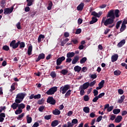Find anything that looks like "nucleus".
<instances>
[{"label":"nucleus","instance_id":"nucleus-29","mask_svg":"<svg viewBox=\"0 0 127 127\" xmlns=\"http://www.w3.org/2000/svg\"><path fill=\"white\" fill-rule=\"evenodd\" d=\"M127 29V26L126 25H124L122 24L121 28H120V32H123V31H125L126 29Z\"/></svg>","mask_w":127,"mask_h":127},{"label":"nucleus","instance_id":"nucleus-52","mask_svg":"<svg viewBox=\"0 0 127 127\" xmlns=\"http://www.w3.org/2000/svg\"><path fill=\"white\" fill-rule=\"evenodd\" d=\"M93 94H94V96L95 97L98 96V94H99V92L98 91V90H96V89H94L93 90Z\"/></svg>","mask_w":127,"mask_h":127},{"label":"nucleus","instance_id":"nucleus-33","mask_svg":"<svg viewBox=\"0 0 127 127\" xmlns=\"http://www.w3.org/2000/svg\"><path fill=\"white\" fill-rule=\"evenodd\" d=\"M122 22L123 21H122V20H120L117 22L116 26V29H119V28H120V27L121 26V24H122Z\"/></svg>","mask_w":127,"mask_h":127},{"label":"nucleus","instance_id":"nucleus-36","mask_svg":"<svg viewBox=\"0 0 127 127\" xmlns=\"http://www.w3.org/2000/svg\"><path fill=\"white\" fill-rule=\"evenodd\" d=\"M119 13H120V10L116 9L115 10V13H114L115 17H120V15L119 14Z\"/></svg>","mask_w":127,"mask_h":127},{"label":"nucleus","instance_id":"nucleus-55","mask_svg":"<svg viewBox=\"0 0 127 127\" xmlns=\"http://www.w3.org/2000/svg\"><path fill=\"white\" fill-rule=\"evenodd\" d=\"M102 119H103V116H100L96 120V122L97 123H100V122H101V121H102Z\"/></svg>","mask_w":127,"mask_h":127},{"label":"nucleus","instance_id":"nucleus-13","mask_svg":"<svg viewBox=\"0 0 127 127\" xmlns=\"http://www.w3.org/2000/svg\"><path fill=\"white\" fill-rule=\"evenodd\" d=\"M126 44V40L125 39H123L121 40L118 44L117 47L118 48H121V47H123L124 45Z\"/></svg>","mask_w":127,"mask_h":127},{"label":"nucleus","instance_id":"nucleus-56","mask_svg":"<svg viewBox=\"0 0 127 127\" xmlns=\"http://www.w3.org/2000/svg\"><path fill=\"white\" fill-rule=\"evenodd\" d=\"M91 15H93V16H95V17H98V13L96 12V11H92Z\"/></svg>","mask_w":127,"mask_h":127},{"label":"nucleus","instance_id":"nucleus-30","mask_svg":"<svg viewBox=\"0 0 127 127\" xmlns=\"http://www.w3.org/2000/svg\"><path fill=\"white\" fill-rule=\"evenodd\" d=\"M83 110L85 114H89V113H90V108L88 107H84Z\"/></svg>","mask_w":127,"mask_h":127},{"label":"nucleus","instance_id":"nucleus-26","mask_svg":"<svg viewBox=\"0 0 127 127\" xmlns=\"http://www.w3.org/2000/svg\"><path fill=\"white\" fill-rule=\"evenodd\" d=\"M45 38V36L43 34H41L39 36L38 38V42L40 43V42H41V40L42 39H44Z\"/></svg>","mask_w":127,"mask_h":127},{"label":"nucleus","instance_id":"nucleus-53","mask_svg":"<svg viewBox=\"0 0 127 127\" xmlns=\"http://www.w3.org/2000/svg\"><path fill=\"white\" fill-rule=\"evenodd\" d=\"M82 32V29L79 28L76 29L75 34H80Z\"/></svg>","mask_w":127,"mask_h":127},{"label":"nucleus","instance_id":"nucleus-40","mask_svg":"<svg viewBox=\"0 0 127 127\" xmlns=\"http://www.w3.org/2000/svg\"><path fill=\"white\" fill-rule=\"evenodd\" d=\"M86 61H87V58L84 57L80 60V64H84Z\"/></svg>","mask_w":127,"mask_h":127},{"label":"nucleus","instance_id":"nucleus-42","mask_svg":"<svg viewBox=\"0 0 127 127\" xmlns=\"http://www.w3.org/2000/svg\"><path fill=\"white\" fill-rule=\"evenodd\" d=\"M22 113V110L18 109L17 110L15 111V115H20Z\"/></svg>","mask_w":127,"mask_h":127},{"label":"nucleus","instance_id":"nucleus-10","mask_svg":"<svg viewBox=\"0 0 127 127\" xmlns=\"http://www.w3.org/2000/svg\"><path fill=\"white\" fill-rule=\"evenodd\" d=\"M13 11V7L11 8H5L4 9V14H8V13H11Z\"/></svg>","mask_w":127,"mask_h":127},{"label":"nucleus","instance_id":"nucleus-9","mask_svg":"<svg viewBox=\"0 0 127 127\" xmlns=\"http://www.w3.org/2000/svg\"><path fill=\"white\" fill-rule=\"evenodd\" d=\"M65 57L63 56L57 59L56 64L57 66H60L62 64V62L65 60Z\"/></svg>","mask_w":127,"mask_h":127},{"label":"nucleus","instance_id":"nucleus-39","mask_svg":"<svg viewBox=\"0 0 127 127\" xmlns=\"http://www.w3.org/2000/svg\"><path fill=\"white\" fill-rule=\"evenodd\" d=\"M53 5V3H52V1H50L49 3L48 6L47 7L48 10H51Z\"/></svg>","mask_w":127,"mask_h":127},{"label":"nucleus","instance_id":"nucleus-35","mask_svg":"<svg viewBox=\"0 0 127 127\" xmlns=\"http://www.w3.org/2000/svg\"><path fill=\"white\" fill-rule=\"evenodd\" d=\"M120 113H121V109H120L113 110V114H114V115H118V114H120Z\"/></svg>","mask_w":127,"mask_h":127},{"label":"nucleus","instance_id":"nucleus-61","mask_svg":"<svg viewBox=\"0 0 127 127\" xmlns=\"http://www.w3.org/2000/svg\"><path fill=\"white\" fill-rule=\"evenodd\" d=\"M34 99H40V98H41V95L37 94V95H34Z\"/></svg>","mask_w":127,"mask_h":127},{"label":"nucleus","instance_id":"nucleus-7","mask_svg":"<svg viewBox=\"0 0 127 127\" xmlns=\"http://www.w3.org/2000/svg\"><path fill=\"white\" fill-rule=\"evenodd\" d=\"M107 18H110L111 19H113L115 20V19L116 18V16L115 15V12L114 11V10H110L107 15Z\"/></svg>","mask_w":127,"mask_h":127},{"label":"nucleus","instance_id":"nucleus-1","mask_svg":"<svg viewBox=\"0 0 127 127\" xmlns=\"http://www.w3.org/2000/svg\"><path fill=\"white\" fill-rule=\"evenodd\" d=\"M19 47L20 49L23 50V48L25 47V43L24 42H20V41H18L16 43L15 40H12L10 43V47H12L13 49H16Z\"/></svg>","mask_w":127,"mask_h":127},{"label":"nucleus","instance_id":"nucleus-54","mask_svg":"<svg viewBox=\"0 0 127 127\" xmlns=\"http://www.w3.org/2000/svg\"><path fill=\"white\" fill-rule=\"evenodd\" d=\"M105 96V92L100 93L99 95L97 96L98 99H101V98H103Z\"/></svg>","mask_w":127,"mask_h":127},{"label":"nucleus","instance_id":"nucleus-25","mask_svg":"<svg viewBox=\"0 0 127 127\" xmlns=\"http://www.w3.org/2000/svg\"><path fill=\"white\" fill-rule=\"evenodd\" d=\"M11 108H12L13 110H16V109L18 108V103H16V102L13 103L11 105Z\"/></svg>","mask_w":127,"mask_h":127},{"label":"nucleus","instance_id":"nucleus-38","mask_svg":"<svg viewBox=\"0 0 127 127\" xmlns=\"http://www.w3.org/2000/svg\"><path fill=\"white\" fill-rule=\"evenodd\" d=\"M2 49L4 51H8L9 50V47L7 45L3 46Z\"/></svg>","mask_w":127,"mask_h":127},{"label":"nucleus","instance_id":"nucleus-62","mask_svg":"<svg viewBox=\"0 0 127 127\" xmlns=\"http://www.w3.org/2000/svg\"><path fill=\"white\" fill-rule=\"evenodd\" d=\"M118 93L120 95H123L124 94V90L122 89H118Z\"/></svg>","mask_w":127,"mask_h":127},{"label":"nucleus","instance_id":"nucleus-4","mask_svg":"<svg viewBox=\"0 0 127 127\" xmlns=\"http://www.w3.org/2000/svg\"><path fill=\"white\" fill-rule=\"evenodd\" d=\"M26 96V93H18L16 97V99L15 100V103L17 104H20L21 102L23 101V99Z\"/></svg>","mask_w":127,"mask_h":127},{"label":"nucleus","instance_id":"nucleus-50","mask_svg":"<svg viewBox=\"0 0 127 127\" xmlns=\"http://www.w3.org/2000/svg\"><path fill=\"white\" fill-rule=\"evenodd\" d=\"M51 76L53 78L56 77V73L55 71H52L51 73Z\"/></svg>","mask_w":127,"mask_h":127},{"label":"nucleus","instance_id":"nucleus-63","mask_svg":"<svg viewBox=\"0 0 127 127\" xmlns=\"http://www.w3.org/2000/svg\"><path fill=\"white\" fill-rule=\"evenodd\" d=\"M121 66H122V67H125V69H127V64L126 63H122Z\"/></svg>","mask_w":127,"mask_h":127},{"label":"nucleus","instance_id":"nucleus-20","mask_svg":"<svg viewBox=\"0 0 127 127\" xmlns=\"http://www.w3.org/2000/svg\"><path fill=\"white\" fill-rule=\"evenodd\" d=\"M53 114L55 116H59L61 114V112L59 110L56 109L55 110H53Z\"/></svg>","mask_w":127,"mask_h":127},{"label":"nucleus","instance_id":"nucleus-23","mask_svg":"<svg viewBox=\"0 0 127 127\" xmlns=\"http://www.w3.org/2000/svg\"><path fill=\"white\" fill-rule=\"evenodd\" d=\"M98 21V19L95 17H92V20L90 21V24H94V23H96Z\"/></svg>","mask_w":127,"mask_h":127},{"label":"nucleus","instance_id":"nucleus-8","mask_svg":"<svg viewBox=\"0 0 127 127\" xmlns=\"http://www.w3.org/2000/svg\"><path fill=\"white\" fill-rule=\"evenodd\" d=\"M47 102L48 104H50V105H54L56 104V101L55 100V99H54V98L52 96H51V97L50 96L47 98Z\"/></svg>","mask_w":127,"mask_h":127},{"label":"nucleus","instance_id":"nucleus-2","mask_svg":"<svg viewBox=\"0 0 127 127\" xmlns=\"http://www.w3.org/2000/svg\"><path fill=\"white\" fill-rule=\"evenodd\" d=\"M69 89H70V85L69 84L65 85L64 86H62L60 88V93H62V94H63V95H64V94H65L64 95L65 98H68V97H69V96L71 95V92H72V90L70 89L69 90Z\"/></svg>","mask_w":127,"mask_h":127},{"label":"nucleus","instance_id":"nucleus-5","mask_svg":"<svg viewBox=\"0 0 127 127\" xmlns=\"http://www.w3.org/2000/svg\"><path fill=\"white\" fill-rule=\"evenodd\" d=\"M76 124H78V120L77 119H74L71 121V123L68 122L67 125L64 124L63 126V127H74V125H76Z\"/></svg>","mask_w":127,"mask_h":127},{"label":"nucleus","instance_id":"nucleus-22","mask_svg":"<svg viewBox=\"0 0 127 127\" xmlns=\"http://www.w3.org/2000/svg\"><path fill=\"white\" fill-rule=\"evenodd\" d=\"M125 98H126V96H125V95H122V96L121 97L120 99H119V100L117 101L118 104H122V103L124 102V101Z\"/></svg>","mask_w":127,"mask_h":127},{"label":"nucleus","instance_id":"nucleus-59","mask_svg":"<svg viewBox=\"0 0 127 127\" xmlns=\"http://www.w3.org/2000/svg\"><path fill=\"white\" fill-rule=\"evenodd\" d=\"M90 78L91 79H96L97 78V74H92L90 75Z\"/></svg>","mask_w":127,"mask_h":127},{"label":"nucleus","instance_id":"nucleus-32","mask_svg":"<svg viewBox=\"0 0 127 127\" xmlns=\"http://www.w3.org/2000/svg\"><path fill=\"white\" fill-rule=\"evenodd\" d=\"M114 74L115 76H120L122 74V71L120 70H116L114 71Z\"/></svg>","mask_w":127,"mask_h":127},{"label":"nucleus","instance_id":"nucleus-48","mask_svg":"<svg viewBox=\"0 0 127 127\" xmlns=\"http://www.w3.org/2000/svg\"><path fill=\"white\" fill-rule=\"evenodd\" d=\"M96 80H94L93 81L91 82L90 83H89V87H94V85L96 84Z\"/></svg>","mask_w":127,"mask_h":127},{"label":"nucleus","instance_id":"nucleus-47","mask_svg":"<svg viewBox=\"0 0 127 127\" xmlns=\"http://www.w3.org/2000/svg\"><path fill=\"white\" fill-rule=\"evenodd\" d=\"M43 103H44V99L42 98L41 100H39L38 101V104L39 105H42V104H43Z\"/></svg>","mask_w":127,"mask_h":127},{"label":"nucleus","instance_id":"nucleus-58","mask_svg":"<svg viewBox=\"0 0 127 127\" xmlns=\"http://www.w3.org/2000/svg\"><path fill=\"white\" fill-rule=\"evenodd\" d=\"M113 109H114V106H110L108 109H107V111L108 112H112L113 111Z\"/></svg>","mask_w":127,"mask_h":127},{"label":"nucleus","instance_id":"nucleus-19","mask_svg":"<svg viewBox=\"0 0 127 127\" xmlns=\"http://www.w3.org/2000/svg\"><path fill=\"white\" fill-rule=\"evenodd\" d=\"M59 125V121L58 120H54L51 123V126L53 127H56Z\"/></svg>","mask_w":127,"mask_h":127},{"label":"nucleus","instance_id":"nucleus-57","mask_svg":"<svg viewBox=\"0 0 127 127\" xmlns=\"http://www.w3.org/2000/svg\"><path fill=\"white\" fill-rule=\"evenodd\" d=\"M16 26L17 29H21V26H20V22H18L16 24Z\"/></svg>","mask_w":127,"mask_h":127},{"label":"nucleus","instance_id":"nucleus-28","mask_svg":"<svg viewBox=\"0 0 127 127\" xmlns=\"http://www.w3.org/2000/svg\"><path fill=\"white\" fill-rule=\"evenodd\" d=\"M26 120L27 124H31L32 122V118L29 117V115L26 116Z\"/></svg>","mask_w":127,"mask_h":127},{"label":"nucleus","instance_id":"nucleus-49","mask_svg":"<svg viewBox=\"0 0 127 127\" xmlns=\"http://www.w3.org/2000/svg\"><path fill=\"white\" fill-rule=\"evenodd\" d=\"M24 116V113H22L21 114L18 116L17 117V120H20V119H22V118H23V116Z\"/></svg>","mask_w":127,"mask_h":127},{"label":"nucleus","instance_id":"nucleus-45","mask_svg":"<svg viewBox=\"0 0 127 127\" xmlns=\"http://www.w3.org/2000/svg\"><path fill=\"white\" fill-rule=\"evenodd\" d=\"M83 99L85 102H88V101H89V96L84 95L83 97Z\"/></svg>","mask_w":127,"mask_h":127},{"label":"nucleus","instance_id":"nucleus-41","mask_svg":"<svg viewBox=\"0 0 127 127\" xmlns=\"http://www.w3.org/2000/svg\"><path fill=\"white\" fill-rule=\"evenodd\" d=\"M104 84H105V80H101V81L99 83L98 86H99L101 88H103Z\"/></svg>","mask_w":127,"mask_h":127},{"label":"nucleus","instance_id":"nucleus-15","mask_svg":"<svg viewBox=\"0 0 127 127\" xmlns=\"http://www.w3.org/2000/svg\"><path fill=\"white\" fill-rule=\"evenodd\" d=\"M118 58H119V55H118V54H115L114 55H113L111 57L112 62H116V61L118 60Z\"/></svg>","mask_w":127,"mask_h":127},{"label":"nucleus","instance_id":"nucleus-60","mask_svg":"<svg viewBox=\"0 0 127 127\" xmlns=\"http://www.w3.org/2000/svg\"><path fill=\"white\" fill-rule=\"evenodd\" d=\"M98 100H99V98L98 97V96H95L92 100V102H93V103H96L97 102V101H98Z\"/></svg>","mask_w":127,"mask_h":127},{"label":"nucleus","instance_id":"nucleus-16","mask_svg":"<svg viewBox=\"0 0 127 127\" xmlns=\"http://www.w3.org/2000/svg\"><path fill=\"white\" fill-rule=\"evenodd\" d=\"M122 120H123V117H122V116H118L116 119L115 120V123L119 124V123H121Z\"/></svg>","mask_w":127,"mask_h":127},{"label":"nucleus","instance_id":"nucleus-12","mask_svg":"<svg viewBox=\"0 0 127 127\" xmlns=\"http://www.w3.org/2000/svg\"><path fill=\"white\" fill-rule=\"evenodd\" d=\"M90 86V82H87L84 83L82 85H80V87L83 89V90H86V89H88L89 86Z\"/></svg>","mask_w":127,"mask_h":127},{"label":"nucleus","instance_id":"nucleus-46","mask_svg":"<svg viewBox=\"0 0 127 127\" xmlns=\"http://www.w3.org/2000/svg\"><path fill=\"white\" fill-rule=\"evenodd\" d=\"M71 42H73V44H78L79 43V41L76 39L71 40Z\"/></svg>","mask_w":127,"mask_h":127},{"label":"nucleus","instance_id":"nucleus-11","mask_svg":"<svg viewBox=\"0 0 127 127\" xmlns=\"http://www.w3.org/2000/svg\"><path fill=\"white\" fill-rule=\"evenodd\" d=\"M45 58V54L43 53L40 54L38 56V58L36 60V62H39L41 59L43 60Z\"/></svg>","mask_w":127,"mask_h":127},{"label":"nucleus","instance_id":"nucleus-31","mask_svg":"<svg viewBox=\"0 0 127 127\" xmlns=\"http://www.w3.org/2000/svg\"><path fill=\"white\" fill-rule=\"evenodd\" d=\"M24 108H25V105H24V104L21 103L20 104H18V109H19V110H23Z\"/></svg>","mask_w":127,"mask_h":127},{"label":"nucleus","instance_id":"nucleus-64","mask_svg":"<svg viewBox=\"0 0 127 127\" xmlns=\"http://www.w3.org/2000/svg\"><path fill=\"white\" fill-rule=\"evenodd\" d=\"M39 127V123H38V122H35L32 126V127Z\"/></svg>","mask_w":127,"mask_h":127},{"label":"nucleus","instance_id":"nucleus-6","mask_svg":"<svg viewBox=\"0 0 127 127\" xmlns=\"http://www.w3.org/2000/svg\"><path fill=\"white\" fill-rule=\"evenodd\" d=\"M57 89L58 88L56 86L51 87L46 92V94L48 95H54L57 92Z\"/></svg>","mask_w":127,"mask_h":127},{"label":"nucleus","instance_id":"nucleus-18","mask_svg":"<svg viewBox=\"0 0 127 127\" xmlns=\"http://www.w3.org/2000/svg\"><path fill=\"white\" fill-rule=\"evenodd\" d=\"M28 55L29 56H30L31 54H32V45H30L28 48V51H27Z\"/></svg>","mask_w":127,"mask_h":127},{"label":"nucleus","instance_id":"nucleus-43","mask_svg":"<svg viewBox=\"0 0 127 127\" xmlns=\"http://www.w3.org/2000/svg\"><path fill=\"white\" fill-rule=\"evenodd\" d=\"M0 5L1 7L5 6V0H1L0 1Z\"/></svg>","mask_w":127,"mask_h":127},{"label":"nucleus","instance_id":"nucleus-21","mask_svg":"<svg viewBox=\"0 0 127 127\" xmlns=\"http://www.w3.org/2000/svg\"><path fill=\"white\" fill-rule=\"evenodd\" d=\"M83 8H84V3L81 2L77 7V10L79 11H81V10H83Z\"/></svg>","mask_w":127,"mask_h":127},{"label":"nucleus","instance_id":"nucleus-27","mask_svg":"<svg viewBox=\"0 0 127 127\" xmlns=\"http://www.w3.org/2000/svg\"><path fill=\"white\" fill-rule=\"evenodd\" d=\"M34 0H26L27 6H31L33 4Z\"/></svg>","mask_w":127,"mask_h":127},{"label":"nucleus","instance_id":"nucleus-17","mask_svg":"<svg viewBox=\"0 0 127 127\" xmlns=\"http://www.w3.org/2000/svg\"><path fill=\"white\" fill-rule=\"evenodd\" d=\"M75 56V53L74 52H68L66 54L67 58H72Z\"/></svg>","mask_w":127,"mask_h":127},{"label":"nucleus","instance_id":"nucleus-44","mask_svg":"<svg viewBox=\"0 0 127 127\" xmlns=\"http://www.w3.org/2000/svg\"><path fill=\"white\" fill-rule=\"evenodd\" d=\"M51 115H47L45 116L44 117L45 120H47V121H49V120H51Z\"/></svg>","mask_w":127,"mask_h":127},{"label":"nucleus","instance_id":"nucleus-24","mask_svg":"<svg viewBox=\"0 0 127 127\" xmlns=\"http://www.w3.org/2000/svg\"><path fill=\"white\" fill-rule=\"evenodd\" d=\"M81 70H82V67H81L79 65H76L74 67V70L75 71V72H80V71H81Z\"/></svg>","mask_w":127,"mask_h":127},{"label":"nucleus","instance_id":"nucleus-51","mask_svg":"<svg viewBox=\"0 0 127 127\" xmlns=\"http://www.w3.org/2000/svg\"><path fill=\"white\" fill-rule=\"evenodd\" d=\"M45 108V106H42L39 108L38 110L39 111V112H43V110H44Z\"/></svg>","mask_w":127,"mask_h":127},{"label":"nucleus","instance_id":"nucleus-14","mask_svg":"<svg viewBox=\"0 0 127 127\" xmlns=\"http://www.w3.org/2000/svg\"><path fill=\"white\" fill-rule=\"evenodd\" d=\"M79 56H75L73 59L72 61V64L74 65V64H76L78 61H79Z\"/></svg>","mask_w":127,"mask_h":127},{"label":"nucleus","instance_id":"nucleus-3","mask_svg":"<svg viewBox=\"0 0 127 127\" xmlns=\"http://www.w3.org/2000/svg\"><path fill=\"white\" fill-rule=\"evenodd\" d=\"M114 21L115 20H113V19L108 18L106 19V17H104L101 21V24H103V23H104L105 26H108V25H109V28H112V27L115 26V24H113L114 23Z\"/></svg>","mask_w":127,"mask_h":127},{"label":"nucleus","instance_id":"nucleus-37","mask_svg":"<svg viewBox=\"0 0 127 127\" xmlns=\"http://www.w3.org/2000/svg\"><path fill=\"white\" fill-rule=\"evenodd\" d=\"M79 90H81L80 91V96H84V95L85 94V90H84L85 89H84L82 87H79Z\"/></svg>","mask_w":127,"mask_h":127},{"label":"nucleus","instance_id":"nucleus-34","mask_svg":"<svg viewBox=\"0 0 127 127\" xmlns=\"http://www.w3.org/2000/svg\"><path fill=\"white\" fill-rule=\"evenodd\" d=\"M61 74H62V75H67L68 74V70L67 69H63L60 71Z\"/></svg>","mask_w":127,"mask_h":127}]
</instances>
